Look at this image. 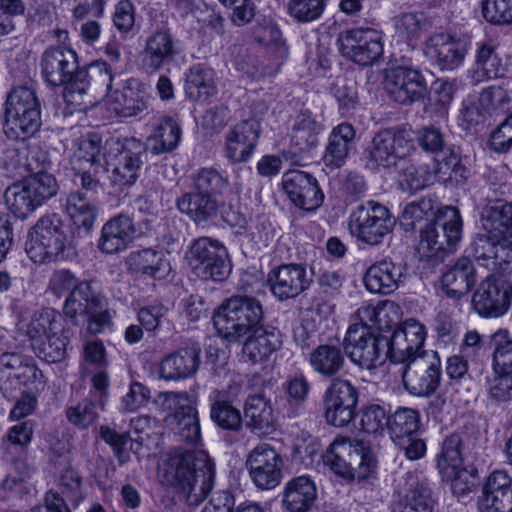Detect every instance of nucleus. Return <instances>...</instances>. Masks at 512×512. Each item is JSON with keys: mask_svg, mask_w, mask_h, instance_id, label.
<instances>
[{"mask_svg": "<svg viewBox=\"0 0 512 512\" xmlns=\"http://www.w3.org/2000/svg\"><path fill=\"white\" fill-rule=\"evenodd\" d=\"M42 75L51 86L66 85L69 101L79 105H92L84 102L85 95L93 90L105 94L112 89L111 67L105 61H95L87 68H78L76 53L65 47H51L41 57Z\"/></svg>", "mask_w": 512, "mask_h": 512, "instance_id": "1", "label": "nucleus"}, {"mask_svg": "<svg viewBox=\"0 0 512 512\" xmlns=\"http://www.w3.org/2000/svg\"><path fill=\"white\" fill-rule=\"evenodd\" d=\"M484 233L470 244V255L491 270L512 272V203H497L483 208Z\"/></svg>", "mask_w": 512, "mask_h": 512, "instance_id": "2", "label": "nucleus"}, {"mask_svg": "<svg viewBox=\"0 0 512 512\" xmlns=\"http://www.w3.org/2000/svg\"><path fill=\"white\" fill-rule=\"evenodd\" d=\"M165 477L190 506L199 505L211 492L215 469L204 451L174 449L165 460Z\"/></svg>", "mask_w": 512, "mask_h": 512, "instance_id": "3", "label": "nucleus"}, {"mask_svg": "<svg viewBox=\"0 0 512 512\" xmlns=\"http://www.w3.org/2000/svg\"><path fill=\"white\" fill-rule=\"evenodd\" d=\"M357 314L360 323L349 326L343 339V350L346 356L355 365L371 370L384 363L388 358L385 356L388 346V338L375 333L371 326L364 323L365 319L376 320L380 312L372 306H363L358 309Z\"/></svg>", "mask_w": 512, "mask_h": 512, "instance_id": "4", "label": "nucleus"}, {"mask_svg": "<svg viewBox=\"0 0 512 512\" xmlns=\"http://www.w3.org/2000/svg\"><path fill=\"white\" fill-rule=\"evenodd\" d=\"M262 304L254 297L235 295L225 299L213 313L214 327L223 339L239 342L262 326Z\"/></svg>", "mask_w": 512, "mask_h": 512, "instance_id": "5", "label": "nucleus"}, {"mask_svg": "<svg viewBox=\"0 0 512 512\" xmlns=\"http://www.w3.org/2000/svg\"><path fill=\"white\" fill-rule=\"evenodd\" d=\"M5 135L14 141L32 137L41 127V107L34 90L26 86L13 88L5 101Z\"/></svg>", "mask_w": 512, "mask_h": 512, "instance_id": "6", "label": "nucleus"}, {"mask_svg": "<svg viewBox=\"0 0 512 512\" xmlns=\"http://www.w3.org/2000/svg\"><path fill=\"white\" fill-rule=\"evenodd\" d=\"M68 241V227L62 218L56 213L45 214L31 228L25 250L34 263L55 262Z\"/></svg>", "mask_w": 512, "mask_h": 512, "instance_id": "7", "label": "nucleus"}, {"mask_svg": "<svg viewBox=\"0 0 512 512\" xmlns=\"http://www.w3.org/2000/svg\"><path fill=\"white\" fill-rule=\"evenodd\" d=\"M144 144L135 138L109 139L103 147V160L111 168V182L126 187L135 183L145 156Z\"/></svg>", "mask_w": 512, "mask_h": 512, "instance_id": "8", "label": "nucleus"}, {"mask_svg": "<svg viewBox=\"0 0 512 512\" xmlns=\"http://www.w3.org/2000/svg\"><path fill=\"white\" fill-rule=\"evenodd\" d=\"M462 236L460 212L453 206L437 209L435 219L421 229L419 251L424 257H434L440 252H451Z\"/></svg>", "mask_w": 512, "mask_h": 512, "instance_id": "9", "label": "nucleus"}, {"mask_svg": "<svg viewBox=\"0 0 512 512\" xmlns=\"http://www.w3.org/2000/svg\"><path fill=\"white\" fill-rule=\"evenodd\" d=\"M395 224L396 219L386 206L370 200L352 211L348 227L357 241L378 246L392 233Z\"/></svg>", "mask_w": 512, "mask_h": 512, "instance_id": "10", "label": "nucleus"}, {"mask_svg": "<svg viewBox=\"0 0 512 512\" xmlns=\"http://www.w3.org/2000/svg\"><path fill=\"white\" fill-rule=\"evenodd\" d=\"M156 403L162 411L169 412L164 422L181 441L188 444L200 441L198 413L188 393L164 392L157 397Z\"/></svg>", "mask_w": 512, "mask_h": 512, "instance_id": "11", "label": "nucleus"}, {"mask_svg": "<svg viewBox=\"0 0 512 512\" xmlns=\"http://www.w3.org/2000/svg\"><path fill=\"white\" fill-rule=\"evenodd\" d=\"M415 151L413 139L404 130L383 129L375 134L367 152L368 165L374 169H391Z\"/></svg>", "mask_w": 512, "mask_h": 512, "instance_id": "12", "label": "nucleus"}, {"mask_svg": "<svg viewBox=\"0 0 512 512\" xmlns=\"http://www.w3.org/2000/svg\"><path fill=\"white\" fill-rule=\"evenodd\" d=\"M187 259L192 270L204 279L223 281L231 273L227 249L219 241L208 237L193 242Z\"/></svg>", "mask_w": 512, "mask_h": 512, "instance_id": "13", "label": "nucleus"}, {"mask_svg": "<svg viewBox=\"0 0 512 512\" xmlns=\"http://www.w3.org/2000/svg\"><path fill=\"white\" fill-rule=\"evenodd\" d=\"M63 310L65 316L75 325L88 323V329L92 333L101 332L108 323V314L103 312L102 301L92 290L89 281H81L78 289L71 291Z\"/></svg>", "mask_w": 512, "mask_h": 512, "instance_id": "14", "label": "nucleus"}, {"mask_svg": "<svg viewBox=\"0 0 512 512\" xmlns=\"http://www.w3.org/2000/svg\"><path fill=\"white\" fill-rule=\"evenodd\" d=\"M324 463L339 475L358 472L366 477L374 467V457L363 441L336 439L324 455Z\"/></svg>", "mask_w": 512, "mask_h": 512, "instance_id": "15", "label": "nucleus"}, {"mask_svg": "<svg viewBox=\"0 0 512 512\" xmlns=\"http://www.w3.org/2000/svg\"><path fill=\"white\" fill-rule=\"evenodd\" d=\"M341 54L356 64L367 66L383 54L382 35L371 28H354L342 31L337 39Z\"/></svg>", "mask_w": 512, "mask_h": 512, "instance_id": "16", "label": "nucleus"}, {"mask_svg": "<svg viewBox=\"0 0 512 512\" xmlns=\"http://www.w3.org/2000/svg\"><path fill=\"white\" fill-rule=\"evenodd\" d=\"M405 389L412 395L428 397L440 385L441 362L437 352L414 358L401 371Z\"/></svg>", "mask_w": 512, "mask_h": 512, "instance_id": "17", "label": "nucleus"}, {"mask_svg": "<svg viewBox=\"0 0 512 512\" xmlns=\"http://www.w3.org/2000/svg\"><path fill=\"white\" fill-rule=\"evenodd\" d=\"M246 467L252 482L258 489L271 490L281 482L284 459L273 446L261 443L249 452Z\"/></svg>", "mask_w": 512, "mask_h": 512, "instance_id": "18", "label": "nucleus"}, {"mask_svg": "<svg viewBox=\"0 0 512 512\" xmlns=\"http://www.w3.org/2000/svg\"><path fill=\"white\" fill-rule=\"evenodd\" d=\"M358 391L348 380L335 378L323 395L326 421L335 427L347 426L355 416Z\"/></svg>", "mask_w": 512, "mask_h": 512, "instance_id": "19", "label": "nucleus"}, {"mask_svg": "<svg viewBox=\"0 0 512 512\" xmlns=\"http://www.w3.org/2000/svg\"><path fill=\"white\" fill-rule=\"evenodd\" d=\"M425 338V327L415 319H407L388 338L385 356L393 363L405 365L414 358L428 354L422 349Z\"/></svg>", "mask_w": 512, "mask_h": 512, "instance_id": "20", "label": "nucleus"}, {"mask_svg": "<svg viewBox=\"0 0 512 512\" xmlns=\"http://www.w3.org/2000/svg\"><path fill=\"white\" fill-rule=\"evenodd\" d=\"M383 84L388 95L402 105L423 100L427 92L426 82L420 71L405 66L387 70Z\"/></svg>", "mask_w": 512, "mask_h": 512, "instance_id": "21", "label": "nucleus"}, {"mask_svg": "<svg viewBox=\"0 0 512 512\" xmlns=\"http://www.w3.org/2000/svg\"><path fill=\"white\" fill-rule=\"evenodd\" d=\"M512 298V285L504 279L487 277L472 297L475 311L482 317L497 318L505 314Z\"/></svg>", "mask_w": 512, "mask_h": 512, "instance_id": "22", "label": "nucleus"}, {"mask_svg": "<svg viewBox=\"0 0 512 512\" xmlns=\"http://www.w3.org/2000/svg\"><path fill=\"white\" fill-rule=\"evenodd\" d=\"M282 186L289 200L304 211H315L323 203L324 194L316 178L306 172L300 170L285 172Z\"/></svg>", "mask_w": 512, "mask_h": 512, "instance_id": "23", "label": "nucleus"}, {"mask_svg": "<svg viewBox=\"0 0 512 512\" xmlns=\"http://www.w3.org/2000/svg\"><path fill=\"white\" fill-rule=\"evenodd\" d=\"M267 281L271 293L280 301L297 297L310 285L305 267L294 263L274 267Z\"/></svg>", "mask_w": 512, "mask_h": 512, "instance_id": "24", "label": "nucleus"}, {"mask_svg": "<svg viewBox=\"0 0 512 512\" xmlns=\"http://www.w3.org/2000/svg\"><path fill=\"white\" fill-rule=\"evenodd\" d=\"M425 54L441 70H454L463 62L466 48L455 36L435 33L427 41Z\"/></svg>", "mask_w": 512, "mask_h": 512, "instance_id": "25", "label": "nucleus"}, {"mask_svg": "<svg viewBox=\"0 0 512 512\" xmlns=\"http://www.w3.org/2000/svg\"><path fill=\"white\" fill-rule=\"evenodd\" d=\"M178 54L174 38L166 29H160L147 37L140 53L141 65L147 72L154 73L173 61Z\"/></svg>", "mask_w": 512, "mask_h": 512, "instance_id": "26", "label": "nucleus"}, {"mask_svg": "<svg viewBox=\"0 0 512 512\" xmlns=\"http://www.w3.org/2000/svg\"><path fill=\"white\" fill-rule=\"evenodd\" d=\"M260 134V123L255 118L241 121L227 136V157L233 162H245L255 149Z\"/></svg>", "mask_w": 512, "mask_h": 512, "instance_id": "27", "label": "nucleus"}, {"mask_svg": "<svg viewBox=\"0 0 512 512\" xmlns=\"http://www.w3.org/2000/svg\"><path fill=\"white\" fill-rule=\"evenodd\" d=\"M404 267L390 259L371 265L365 273L364 284L372 293L388 295L397 290L403 282Z\"/></svg>", "mask_w": 512, "mask_h": 512, "instance_id": "28", "label": "nucleus"}, {"mask_svg": "<svg viewBox=\"0 0 512 512\" xmlns=\"http://www.w3.org/2000/svg\"><path fill=\"white\" fill-rule=\"evenodd\" d=\"M136 236L132 219L127 215H117L102 227L98 247L107 254L118 253L125 249Z\"/></svg>", "mask_w": 512, "mask_h": 512, "instance_id": "29", "label": "nucleus"}, {"mask_svg": "<svg viewBox=\"0 0 512 512\" xmlns=\"http://www.w3.org/2000/svg\"><path fill=\"white\" fill-rule=\"evenodd\" d=\"M201 349L196 346L181 348L167 355L160 364V374L166 380H179L193 376L200 364Z\"/></svg>", "mask_w": 512, "mask_h": 512, "instance_id": "30", "label": "nucleus"}, {"mask_svg": "<svg viewBox=\"0 0 512 512\" xmlns=\"http://www.w3.org/2000/svg\"><path fill=\"white\" fill-rule=\"evenodd\" d=\"M476 283V269L472 260L463 256L442 275V286L449 298L460 299Z\"/></svg>", "mask_w": 512, "mask_h": 512, "instance_id": "31", "label": "nucleus"}, {"mask_svg": "<svg viewBox=\"0 0 512 512\" xmlns=\"http://www.w3.org/2000/svg\"><path fill=\"white\" fill-rule=\"evenodd\" d=\"M248 335L242 348V354L251 363L267 360L281 346V334L274 327L260 326Z\"/></svg>", "mask_w": 512, "mask_h": 512, "instance_id": "32", "label": "nucleus"}, {"mask_svg": "<svg viewBox=\"0 0 512 512\" xmlns=\"http://www.w3.org/2000/svg\"><path fill=\"white\" fill-rule=\"evenodd\" d=\"M317 499V490L314 482L307 476L291 479L285 485L282 495V504L288 512H307Z\"/></svg>", "mask_w": 512, "mask_h": 512, "instance_id": "33", "label": "nucleus"}, {"mask_svg": "<svg viewBox=\"0 0 512 512\" xmlns=\"http://www.w3.org/2000/svg\"><path fill=\"white\" fill-rule=\"evenodd\" d=\"M355 139V130L349 123H341L331 131L323 161L326 166L340 168L344 165Z\"/></svg>", "mask_w": 512, "mask_h": 512, "instance_id": "34", "label": "nucleus"}, {"mask_svg": "<svg viewBox=\"0 0 512 512\" xmlns=\"http://www.w3.org/2000/svg\"><path fill=\"white\" fill-rule=\"evenodd\" d=\"M345 352L333 344H321L309 355L312 370L325 378H333L345 366Z\"/></svg>", "mask_w": 512, "mask_h": 512, "instance_id": "35", "label": "nucleus"}, {"mask_svg": "<svg viewBox=\"0 0 512 512\" xmlns=\"http://www.w3.org/2000/svg\"><path fill=\"white\" fill-rule=\"evenodd\" d=\"M127 264L131 271L152 278H164L170 271V264L164 253L151 248L131 252Z\"/></svg>", "mask_w": 512, "mask_h": 512, "instance_id": "36", "label": "nucleus"}, {"mask_svg": "<svg viewBox=\"0 0 512 512\" xmlns=\"http://www.w3.org/2000/svg\"><path fill=\"white\" fill-rule=\"evenodd\" d=\"M177 207L198 224L215 218L219 212L218 201L212 195L204 193L182 195L177 200Z\"/></svg>", "mask_w": 512, "mask_h": 512, "instance_id": "37", "label": "nucleus"}, {"mask_svg": "<svg viewBox=\"0 0 512 512\" xmlns=\"http://www.w3.org/2000/svg\"><path fill=\"white\" fill-rule=\"evenodd\" d=\"M63 332L62 317L52 308H44L32 316L26 334L31 346L38 342Z\"/></svg>", "mask_w": 512, "mask_h": 512, "instance_id": "38", "label": "nucleus"}, {"mask_svg": "<svg viewBox=\"0 0 512 512\" xmlns=\"http://www.w3.org/2000/svg\"><path fill=\"white\" fill-rule=\"evenodd\" d=\"M66 211L77 227L90 231L94 225L97 208L94 199L81 191L71 192L66 199Z\"/></svg>", "mask_w": 512, "mask_h": 512, "instance_id": "39", "label": "nucleus"}, {"mask_svg": "<svg viewBox=\"0 0 512 512\" xmlns=\"http://www.w3.org/2000/svg\"><path fill=\"white\" fill-rule=\"evenodd\" d=\"M247 426L254 432L264 433L273 425V413L263 394L250 395L244 405Z\"/></svg>", "mask_w": 512, "mask_h": 512, "instance_id": "40", "label": "nucleus"}, {"mask_svg": "<svg viewBox=\"0 0 512 512\" xmlns=\"http://www.w3.org/2000/svg\"><path fill=\"white\" fill-rule=\"evenodd\" d=\"M251 37L253 41L280 56L287 53L286 41L277 23L269 17L258 19L252 27Z\"/></svg>", "mask_w": 512, "mask_h": 512, "instance_id": "41", "label": "nucleus"}, {"mask_svg": "<svg viewBox=\"0 0 512 512\" xmlns=\"http://www.w3.org/2000/svg\"><path fill=\"white\" fill-rule=\"evenodd\" d=\"M149 101L150 98L141 91L127 87L114 93L110 110L119 117H132L147 110Z\"/></svg>", "mask_w": 512, "mask_h": 512, "instance_id": "42", "label": "nucleus"}, {"mask_svg": "<svg viewBox=\"0 0 512 512\" xmlns=\"http://www.w3.org/2000/svg\"><path fill=\"white\" fill-rule=\"evenodd\" d=\"M4 197L11 213L21 219H25L41 206L38 200L33 197L25 181L9 186L5 191Z\"/></svg>", "mask_w": 512, "mask_h": 512, "instance_id": "43", "label": "nucleus"}, {"mask_svg": "<svg viewBox=\"0 0 512 512\" xmlns=\"http://www.w3.org/2000/svg\"><path fill=\"white\" fill-rule=\"evenodd\" d=\"M438 207L437 198L432 195L422 197L418 201L407 204L400 218V224L405 231H413L423 220L435 219Z\"/></svg>", "mask_w": 512, "mask_h": 512, "instance_id": "44", "label": "nucleus"}, {"mask_svg": "<svg viewBox=\"0 0 512 512\" xmlns=\"http://www.w3.org/2000/svg\"><path fill=\"white\" fill-rule=\"evenodd\" d=\"M322 126L310 114H300L296 117L291 133V143L299 151H308L318 144V135Z\"/></svg>", "mask_w": 512, "mask_h": 512, "instance_id": "45", "label": "nucleus"}, {"mask_svg": "<svg viewBox=\"0 0 512 512\" xmlns=\"http://www.w3.org/2000/svg\"><path fill=\"white\" fill-rule=\"evenodd\" d=\"M434 503L428 483L416 481L410 485L395 509L399 512H433Z\"/></svg>", "mask_w": 512, "mask_h": 512, "instance_id": "46", "label": "nucleus"}, {"mask_svg": "<svg viewBox=\"0 0 512 512\" xmlns=\"http://www.w3.org/2000/svg\"><path fill=\"white\" fill-rule=\"evenodd\" d=\"M419 413L411 408H399L388 417V430L393 442L416 434L419 430Z\"/></svg>", "mask_w": 512, "mask_h": 512, "instance_id": "47", "label": "nucleus"}, {"mask_svg": "<svg viewBox=\"0 0 512 512\" xmlns=\"http://www.w3.org/2000/svg\"><path fill=\"white\" fill-rule=\"evenodd\" d=\"M493 370L512 376V337L507 330H498L491 336Z\"/></svg>", "mask_w": 512, "mask_h": 512, "instance_id": "48", "label": "nucleus"}, {"mask_svg": "<svg viewBox=\"0 0 512 512\" xmlns=\"http://www.w3.org/2000/svg\"><path fill=\"white\" fill-rule=\"evenodd\" d=\"M102 140L98 134L90 133L83 137L78 144L77 150L74 152L72 165L81 167H101L103 159Z\"/></svg>", "mask_w": 512, "mask_h": 512, "instance_id": "49", "label": "nucleus"}, {"mask_svg": "<svg viewBox=\"0 0 512 512\" xmlns=\"http://www.w3.org/2000/svg\"><path fill=\"white\" fill-rule=\"evenodd\" d=\"M185 91L189 98L206 100L215 93V86L208 69L192 67L186 76Z\"/></svg>", "mask_w": 512, "mask_h": 512, "instance_id": "50", "label": "nucleus"}, {"mask_svg": "<svg viewBox=\"0 0 512 512\" xmlns=\"http://www.w3.org/2000/svg\"><path fill=\"white\" fill-rule=\"evenodd\" d=\"M462 450L463 443L460 435L452 434L446 437L437 459L440 474H448L453 471V467L463 464Z\"/></svg>", "mask_w": 512, "mask_h": 512, "instance_id": "51", "label": "nucleus"}, {"mask_svg": "<svg viewBox=\"0 0 512 512\" xmlns=\"http://www.w3.org/2000/svg\"><path fill=\"white\" fill-rule=\"evenodd\" d=\"M444 481L451 483L454 495L463 498L473 492L478 485V475L475 469H467L463 465L453 467L448 474H441Z\"/></svg>", "mask_w": 512, "mask_h": 512, "instance_id": "52", "label": "nucleus"}, {"mask_svg": "<svg viewBox=\"0 0 512 512\" xmlns=\"http://www.w3.org/2000/svg\"><path fill=\"white\" fill-rule=\"evenodd\" d=\"M181 137V128L177 121L171 117L164 118L158 125L153 140L156 153L172 151L178 144Z\"/></svg>", "mask_w": 512, "mask_h": 512, "instance_id": "53", "label": "nucleus"}, {"mask_svg": "<svg viewBox=\"0 0 512 512\" xmlns=\"http://www.w3.org/2000/svg\"><path fill=\"white\" fill-rule=\"evenodd\" d=\"M432 174L425 166L409 164L398 175V186L404 192L413 193L430 184Z\"/></svg>", "mask_w": 512, "mask_h": 512, "instance_id": "54", "label": "nucleus"}, {"mask_svg": "<svg viewBox=\"0 0 512 512\" xmlns=\"http://www.w3.org/2000/svg\"><path fill=\"white\" fill-rule=\"evenodd\" d=\"M210 417L218 427L224 430L237 431L242 425L240 411L225 400H215L211 405Z\"/></svg>", "mask_w": 512, "mask_h": 512, "instance_id": "55", "label": "nucleus"}, {"mask_svg": "<svg viewBox=\"0 0 512 512\" xmlns=\"http://www.w3.org/2000/svg\"><path fill=\"white\" fill-rule=\"evenodd\" d=\"M509 81H502L500 85H491L482 90L479 96V105L487 113L504 108L511 101Z\"/></svg>", "mask_w": 512, "mask_h": 512, "instance_id": "56", "label": "nucleus"}, {"mask_svg": "<svg viewBox=\"0 0 512 512\" xmlns=\"http://www.w3.org/2000/svg\"><path fill=\"white\" fill-rule=\"evenodd\" d=\"M67 338L61 334H54L45 340L31 346L36 355L48 363H58L66 356Z\"/></svg>", "mask_w": 512, "mask_h": 512, "instance_id": "57", "label": "nucleus"}, {"mask_svg": "<svg viewBox=\"0 0 512 512\" xmlns=\"http://www.w3.org/2000/svg\"><path fill=\"white\" fill-rule=\"evenodd\" d=\"M24 181L40 205L54 197L59 189L56 178L47 172H38Z\"/></svg>", "mask_w": 512, "mask_h": 512, "instance_id": "58", "label": "nucleus"}, {"mask_svg": "<svg viewBox=\"0 0 512 512\" xmlns=\"http://www.w3.org/2000/svg\"><path fill=\"white\" fill-rule=\"evenodd\" d=\"M100 436L112 447L119 464L122 465L129 461L130 453L127 446L130 444V449H132L133 442L127 432L118 433L109 426H101Z\"/></svg>", "mask_w": 512, "mask_h": 512, "instance_id": "59", "label": "nucleus"}, {"mask_svg": "<svg viewBox=\"0 0 512 512\" xmlns=\"http://www.w3.org/2000/svg\"><path fill=\"white\" fill-rule=\"evenodd\" d=\"M417 142L424 151L434 155L442 154V157L447 156L448 149L452 147L446 144L443 132L433 126L424 127L419 131Z\"/></svg>", "mask_w": 512, "mask_h": 512, "instance_id": "60", "label": "nucleus"}, {"mask_svg": "<svg viewBox=\"0 0 512 512\" xmlns=\"http://www.w3.org/2000/svg\"><path fill=\"white\" fill-rule=\"evenodd\" d=\"M325 8V0H290L288 9L292 17L300 22L318 19Z\"/></svg>", "mask_w": 512, "mask_h": 512, "instance_id": "61", "label": "nucleus"}, {"mask_svg": "<svg viewBox=\"0 0 512 512\" xmlns=\"http://www.w3.org/2000/svg\"><path fill=\"white\" fill-rule=\"evenodd\" d=\"M196 193L212 194L220 192L226 185V179L213 168H202L194 175Z\"/></svg>", "mask_w": 512, "mask_h": 512, "instance_id": "62", "label": "nucleus"}, {"mask_svg": "<svg viewBox=\"0 0 512 512\" xmlns=\"http://www.w3.org/2000/svg\"><path fill=\"white\" fill-rule=\"evenodd\" d=\"M483 17L494 24L512 23V0H484Z\"/></svg>", "mask_w": 512, "mask_h": 512, "instance_id": "63", "label": "nucleus"}, {"mask_svg": "<svg viewBox=\"0 0 512 512\" xmlns=\"http://www.w3.org/2000/svg\"><path fill=\"white\" fill-rule=\"evenodd\" d=\"M478 508L480 512H512V490L481 495Z\"/></svg>", "mask_w": 512, "mask_h": 512, "instance_id": "64", "label": "nucleus"}]
</instances>
